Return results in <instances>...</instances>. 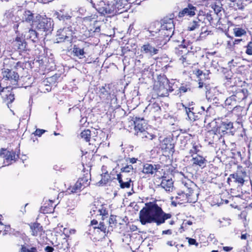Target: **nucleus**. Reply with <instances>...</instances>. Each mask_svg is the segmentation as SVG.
<instances>
[{
    "instance_id": "obj_25",
    "label": "nucleus",
    "mask_w": 252,
    "mask_h": 252,
    "mask_svg": "<svg viewBox=\"0 0 252 252\" xmlns=\"http://www.w3.org/2000/svg\"><path fill=\"white\" fill-rule=\"evenodd\" d=\"M161 149L165 152L168 153H173L174 152V144L173 140L170 138H164L161 143Z\"/></svg>"
},
{
    "instance_id": "obj_42",
    "label": "nucleus",
    "mask_w": 252,
    "mask_h": 252,
    "mask_svg": "<svg viewBox=\"0 0 252 252\" xmlns=\"http://www.w3.org/2000/svg\"><path fill=\"white\" fill-rule=\"evenodd\" d=\"M110 181H111L110 176L108 172H106L101 174V179L99 183L100 184L106 185Z\"/></svg>"
},
{
    "instance_id": "obj_22",
    "label": "nucleus",
    "mask_w": 252,
    "mask_h": 252,
    "mask_svg": "<svg viewBox=\"0 0 252 252\" xmlns=\"http://www.w3.org/2000/svg\"><path fill=\"white\" fill-rule=\"evenodd\" d=\"M31 234L33 236H41L44 233L43 228L41 224L36 221L29 224Z\"/></svg>"
},
{
    "instance_id": "obj_1",
    "label": "nucleus",
    "mask_w": 252,
    "mask_h": 252,
    "mask_svg": "<svg viewBox=\"0 0 252 252\" xmlns=\"http://www.w3.org/2000/svg\"><path fill=\"white\" fill-rule=\"evenodd\" d=\"M172 217V214L165 213L156 201L146 203L139 213V221L142 225L155 223L159 226Z\"/></svg>"
},
{
    "instance_id": "obj_49",
    "label": "nucleus",
    "mask_w": 252,
    "mask_h": 252,
    "mask_svg": "<svg viewBox=\"0 0 252 252\" xmlns=\"http://www.w3.org/2000/svg\"><path fill=\"white\" fill-rule=\"evenodd\" d=\"M182 189H183V190L180 192L178 193V195L176 197L177 199H179L178 202H179V203H184V202H183L182 201H181V200L183 198H186V194H186L185 192V189L184 186H183V187H182Z\"/></svg>"
},
{
    "instance_id": "obj_39",
    "label": "nucleus",
    "mask_w": 252,
    "mask_h": 252,
    "mask_svg": "<svg viewBox=\"0 0 252 252\" xmlns=\"http://www.w3.org/2000/svg\"><path fill=\"white\" fill-rule=\"evenodd\" d=\"M215 135L216 133L214 130H209L205 134V140L209 144H212L214 142Z\"/></svg>"
},
{
    "instance_id": "obj_61",
    "label": "nucleus",
    "mask_w": 252,
    "mask_h": 252,
    "mask_svg": "<svg viewBox=\"0 0 252 252\" xmlns=\"http://www.w3.org/2000/svg\"><path fill=\"white\" fill-rule=\"evenodd\" d=\"M243 41L242 39H233V43L234 49H235L236 45H238L241 42Z\"/></svg>"
},
{
    "instance_id": "obj_21",
    "label": "nucleus",
    "mask_w": 252,
    "mask_h": 252,
    "mask_svg": "<svg viewBox=\"0 0 252 252\" xmlns=\"http://www.w3.org/2000/svg\"><path fill=\"white\" fill-rule=\"evenodd\" d=\"M191 52L188 46L184 44L179 45L175 49V53L180 61Z\"/></svg>"
},
{
    "instance_id": "obj_35",
    "label": "nucleus",
    "mask_w": 252,
    "mask_h": 252,
    "mask_svg": "<svg viewBox=\"0 0 252 252\" xmlns=\"http://www.w3.org/2000/svg\"><path fill=\"white\" fill-rule=\"evenodd\" d=\"M23 19L28 23H32L34 25L35 19H34V14L30 10L25 11L23 14Z\"/></svg>"
},
{
    "instance_id": "obj_5",
    "label": "nucleus",
    "mask_w": 252,
    "mask_h": 252,
    "mask_svg": "<svg viewBox=\"0 0 252 252\" xmlns=\"http://www.w3.org/2000/svg\"><path fill=\"white\" fill-rule=\"evenodd\" d=\"M182 183L185 187L186 197V198L182 199L181 201L183 202L195 203L198 200V193L193 189L194 186L193 183L190 180L185 178L182 181Z\"/></svg>"
},
{
    "instance_id": "obj_53",
    "label": "nucleus",
    "mask_w": 252,
    "mask_h": 252,
    "mask_svg": "<svg viewBox=\"0 0 252 252\" xmlns=\"http://www.w3.org/2000/svg\"><path fill=\"white\" fill-rule=\"evenodd\" d=\"M116 218L117 216L114 215H111L110 216V218L109 219V223L111 226H112V224H113L115 226L116 225L117 223Z\"/></svg>"
},
{
    "instance_id": "obj_11",
    "label": "nucleus",
    "mask_w": 252,
    "mask_h": 252,
    "mask_svg": "<svg viewBox=\"0 0 252 252\" xmlns=\"http://www.w3.org/2000/svg\"><path fill=\"white\" fill-rule=\"evenodd\" d=\"M174 15L170 13L164 16L160 20V29L171 34H173V29H174Z\"/></svg>"
},
{
    "instance_id": "obj_31",
    "label": "nucleus",
    "mask_w": 252,
    "mask_h": 252,
    "mask_svg": "<svg viewBox=\"0 0 252 252\" xmlns=\"http://www.w3.org/2000/svg\"><path fill=\"white\" fill-rule=\"evenodd\" d=\"M159 179H161V182L160 184V186L162 188L165 189L166 191H170L173 187V182L172 180L166 179V177L161 176Z\"/></svg>"
},
{
    "instance_id": "obj_44",
    "label": "nucleus",
    "mask_w": 252,
    "mask_h": 252,
    "mask_svg": "<svg viewBox=\"0 0 252 252\" xmlns=\"http://www.w3.org/2000/svg\"><path fill=\"white\" fill-rule=\"evenodd\" d=\"M98 211L99 213V215L102 216V220H103L105 218L108 217V211L103 205L101 206V208L98 209Z\"/></svg>"
},
{
    "instance_id": "obj_18",
    "label": "nucleus",
    "mask_w": 252,
    "mask_h": 252,
    "mask_svg": "<svg viewBox=\"0 0 252 252\" xmlns=\"http://www.w3.org/2000/svg\"><path fill=\"white\" fill-rule=\"evenodd\" d=\"M228 26L229 27H234L233 29V33L235 37H242L246 35L247 29L245 25H241V26L239 27V25H237L236 24L229 21Z\"/></svg>"
},
{
    "instance_id": "obj_59",
    "label": "nucleus",
    "mask_w": 252,
    "mask_h": 252,
    "mask_svg": "<svg viewBox=\"0 0 252 252\" xmlns=\"http://www.w3.org/2000/svg\"><path fill=\"white\" fill-rule=\"evenodd\" d=\"M187 239L188 240V243L189 245L198 246V243L196 242L195 239L191 238H187Z\"/></svg>"
},
{
    "instance_id": "obj_64",
    "label": "nucleus",
    "mask_w": 252,
    "mask_h": 252,
    "mask_svg": "<svg viewBox=\"0 0 252 252\" xmlns=\"http://www.w3.org/2000/svg\"><path fill=\"white\" fill-rule=\"evenodd\" d=\"M223 125L225 126V127L227 129H231L233 128V123L229 122L228 124L223 123Z\"/></svg>"
},
{
    "instance_id": "obj_10",
    "label": "nucleus",
    "mask_w": 252,
    "mask_h": 252,
    "mask_svg": "<svg viewBox=\"0 0 252 252\" xmlns=\"http://www.w3.org/2000/svg\"><path fill=\"white\" fill-rule=\"evenodd\" d=\"M40 31L47 32L52 30L51 19L44 17L39 14L35 17L34 25Z\"/></svg>"
},
{
    "instance_id": "obj_41",
    "label": "nucleus",
    "mask_w": 252,
    "mask_h": 252,
    "mask_svg": "<svg viewBox=\"0 0 252 252\" xmlns=\"http://www.w3.org/2000/svg\"><path fill=\"white\" fill-rule=\"evenodd\" d=\"M159 25V23L158 21H155L154 22H152L149 28H148V31L150 33V36H155V33L157 32H158V30H156V28L157 26H158Z\"/></svg>"
},
{
    "instance_id": "obj_46",
    "label": "nucleus",
    "mask_w": 252,
    "mask_h": 252,
    "mask_svg": "<svg viewBox=\"0 0 252 252\" xmlns=\"http://www.w3.org/2000/svg\"><path fill=\"white\" fill-rule=\"evenodd\" d=\"M227 37L229 38V40H227L226 42V47L227 49H229L231 51H233L235 50L233 43V37L230 35L229 34H226Z\"/></svg>"
},
{
    "instance_id": "obj_43",
    "label": "nucleus",
    "mask_w": 252,
    "mask_h": 252,
    "mask_svg": "<svg viewBox=\"0 0 252 252\" xmlns=\"http://www.w3.org/2000/svg\"><path fill=\"white\" fill-rule=\"evenodd\" d=\"M29 245H23L21 246V252H38L37 248L34 247L29 248Z\"/></svg>"
},
{
    "instance_id": "obj_40",
    "label": "nucleus",
    "mask_w": 252,
    "mask_h": 252,
    "mask_svg": "<svg viewBox=\"0 0 252 252\" xmlns=\"http://www.w3.org/2000/svg\"><path fill=\"white\" fill-rule=\"evenodd\" d=\"M81 137L86 142H89L91 137V131L90 129H87L82 131L80 133Z\"/></svg>"
},
{
    "instance_id": "obj_55",
    "label": "nucleus",
    "mask_w": 252,
    "mask_h": 252,
    "mask_svg": "<svg viewBox=\"0 0 252 252\" xmlns=\"http://www.w3.org/2000/svg\"><path fill=\"white\" fill-rule=\"evenodd\" d=\"M133 170V167L132 165H127L125 167L121 168V170L123 172L129 173L132 171Z\"/></svg>"
},
{
    "instance_id": "obj_58",
    "label": "nucleus",
    "mask_w": 252,
    "mask_h": 252,
    "mask_svg": "<svg viewBox=\"0 0 252 252\" xmlns=\"http://www.w3.org/2000/svg\"><path fill=\"white\" fill-rule=\"evenodd\" d=\"M206 19L208 22H209L210 24H211L213 22V18L211 13L207 12V14L205 17L203 18V20Z\"/></svg>"
},
{
    "instance_id": "obj_51",
    "label": "nucleus",
    "mask_w": 252,
    "mask_h": 252,
    "mask_svg": "<svg viewBox=\"0 0 252 252\" xmlns=\"http://www.w3.org/2000/svg\"><path fill=\"white\" fill-rule=\"evenodd\" d=\"M246 50L245 53L250 56L252 55V40L249 42L246 46Z\"/></svg>"
},
{
    "instance_id": "obj_29",
    "label": "nucleus",
    "mask_w": 252,
    "mask_h": 252,
    "mask_svg": "<svg viewBox=\"0 0 252 252\" xmlns=\"http://www.w3.org/2000/svg\"><path fill=\"white\" fill-rule=\"evenodd\" d=\"M122 175L121 174H117V179L118 180L120 186L122 189L127 188L128 189L130 187V183L131 180L130 178H126L124 180L122 178Z\"/></svg>"
},
{
    "instance_id": "obj_16",
    "label": "nucleus",
    "mask_w": 252,
    "mask_h": 252,
    "mask_svg": "<svg viewBox=\"0 0 252 252\" xmlns=\"http://www.w3.org/2000/svg\"><path fill=\"white\" fill-rule=\"evenodd\" d=\"M8 88H9L8 86L1 87V83H0V95L9 107V104L12 103L14 100L15 97L11 90H7Z\"/></svg>"
},
{
    "instance_id": "obj_17",
    "label": "nucleus",
    "mask_w": 252,
    "mask_h": 252,
    "mask_svg": "<svg viewBox=\"0 0 252 252\" xmlns=\"http://www.w3.org/2000/svg\"><path fill=\"white\" fill-rule=\"evenodd\" d=\"M72 31L69 28L60 29L57 31V40L58 42H62L69 40L72 36Z\"/></svg>"
},
{
    "instance_id": "obj_34",
    "label": "nucleus",
    "mask_w": 252,
    "mask_h": 252,
    "mask_svg": "<svg viewBox=\"0 0 252 252\" xmlns=\"http://www.w3.org/2000/svg\"><path fill=\"white\" fill-rule=\"evenodd\" d=\"M237 101L232 95L227 97L224 102L225 107L228 109H233L236 106Z\"/></svg>"
},
{
    "instance_id": "obj_32",
    "label": "nucleus",
    "mask_w": 252,
    "mask_h": 252,
    "mask_svg": "<svg viewBox=\"0 0 252 252\" xmlns=\"http://www.w3.org/2000/svg\"><path fill=\"white\" fill-rule=\"evenodd\" d=\"M191 144L192 145V148L189 150V154L191 157H192L194 155L198 154L200 151L202 146L199 142L195 141H192Z\"/></svg>"
},
{
    "instance_id": "obj_27",
    "label": "nucleus",
    "mask_w": 252,
    "mask_h": 252,
    "mask_svg": "<svg viewBox=\"0 0 252 252\" xmlns=\"http://www.w3.org/2000/svg\"><path fill=\"white\" fill-rule=\"evenodd\" d=\"M141 52L143 53L149 54L153 56L158 53V50L147 42L141 46Z\"/></svg>"
},
{
    "instance_id": "obj_6",
    "label": "nucleus",
    "mask_w": 252,
    "mask_h": 252,
    "mask_svg": "<svg viewBox=\"0 0 252 252\" xmlns=\"http://www.w3.org/2000/svg\"><path fill=\"white\" fill-rule=\"evenodd\" d=\"M2 78L0 81L1 84L5 86L11 87L12 86L17 85L19 79V75L17 72L7 68L2 71Z\"/></svg>"
},
{
    "instance_id": "obj_36",
    "label": "nucleus",
    "mask_w": 252,
    "mask_h": 252,
    "mask_svg": "<svg viewBox=\"0 0 252 252\" xmlns=\"http://www.w3.org/2000/svg\"><path fill=\"white\" fill-rule=\"evenodd\" d=\"M183 106L185 108V110L186 111V114L188 115L189 120L191 121H196V118L194 117L195 112L193 111L194 108L193 107L188 108L185 106L184 105H183Z\"/></svg>"
},
{
    "instance_id": "obj_52",
    "label": "nucleus",
    "mask_w": 252,
    "mask_h": 252,
    "mask_svg": "<svg viewBox=\"0 0 252 252\" xmlns=\"http://www.w3.org/2000/svg\"><path fill=\"white\" fill-rule=\"evenodd\" d=\"M29 38H31L32 40H34V39L37 38V33L35 30L30 29L29 31Z\"/></svg>"
},
{
    "instance_id": "obj_33",
    "label": "nucleus",
    "mask_w": 252,
    "mask_h": 252,
    "mask_svg": "<svg viewBox=\"0 0 252 252\" xmlns=\"http://www.w3.org/2000/svg\"><path fill=\"white\" fill-rule=\"evenodd\" d=\"M4 63L6 66H8L10 68H12L13 66L16 68H18V67H22L23 64L21 62H18L15 63V60L13 58L5 60Z\"/></svg>"
},
{
    "instance_id": "obj_37",
    "label": "nucleus",
    "mask_w": 252,
    "mask_h": 252,
    "mask_svg": "<svg viewBox=\"0 0 252 252\" xmlns=\"http://www.w3.org/2000/svg\"><path fill=\"white\" fill-rule=\"evenodd\" d=\"M201 20H194L191 22L189 24L187 28V30L189 31H193L197 29L200 27V22Z\"/></svg>"
},
{
    "instance_id": "obj_2",
    "label": "nucleus",
    "mask_w": 252,
    "mask_h": 252,
    "mask_svg": "<svg viewBox=\"0 0 252 252\" xmlns=\"http://www.w3.org/2000/svg\"><path fill=\"white\" fill-rule=\"evenodd\" d=\"M128 5L127 0H104L99 1L97 7L94 3L93 7L101 14L114 15L126 11Z\"/></svg>"
},
{
    "instance_id": "obj_56",
    "label": "nucleus",
    "mask_w": 252,
    "mask_h": 252,
    "mask_svg": "<svg viewBox=\"0 0 252 252\" xmlns=\"http://www.w3.org/2000/svg\"><path fill=\"white\" fill-rule=\"evenodd\" d=\"M207 13H206L205 11H203V10H199L198 13H197V19L198 20H202V18L205 17Z\"/></svg>"
},
{
    "instance_id": "obj_48",
    "label": "nucleus",
    "mask_w": 252,
    "mask_h": 252,
    "mask_svg": "<svg viewBox=\"0 0 252 252\" xmlns=\"http://www.w3.org/2000/svg\"><path fill=\"white\" fill-rule=\"evenodd\" d=\"M73 52L76 56H83L85 54L84 49L80 48L76 45H74L73 48Z\"/></svg>"
},
{
    "instance_id": "obj_60",
    "label": "nucleus",
    "mask_w": 252,
    "mask_h": 252,
    "mask_svg": "<svg viewBox=\"0 0 252 252\" xmlns=\"http://www.w3.org/2000/svg\"><path fill=\"white\" fill-rule=\"evenodd\" d=\"M226 81L225 82V85L229 87H233V85L231 84L232 80L233 79L232 78H226Z\"/></svg>"
},
{
    "instance_id": "obj_47",
    "label": "nucleus",
    "mask_w": 252,
    "mask_h": 252,
    "mask_svg": "<svg viewBox=\"0 0 252 252\" xmlns=\"http://www.w3.org/2000/svg\"><path fill=\"white\" fill-rule=\"evenodd\" d=\"M232 95L234 96L237 102L241 101L245 98V94L242 91L236 92Z\"/></svg>"
},
{
    "instance_id": "obj_57",
    "label": "nucleus",
    "mask_w": 252,
    "mask_h": 252,
    "mask_svg": "<svg viewBox=\"0 0 252 252\" xmlns=\"http://www.w3.org/2000/svg\"><path fill=\"white\" fill-rule=\"evenodd\" d=\"M45 131V130L37 128L35 130L33 134H34V135L41 136Z\"/></svg>"
},
{
    "instance_id": "obj_23",
    "label": "nucleus",
    "mask_w": 252,
    "mask_h": 252,
    "mask_svg": "<svg viewBox=\"0 0 252 252\" xmlns=\"http://www.w3.org/2000/svg\"><path fill=\"white\" fill-rule=\"evenodd\" d=\"M160 168V165L159 164L153 165L147 163L144 164L142 172L146 175H153L156 173Z\"/></svg>"
},
{
    "instance_id": "obj_7",
    "label": "nucleus",
    "mask_w": 252,
    "mask_h": 252,
    "mask_svg": "<svg viewBox=\"0 0 252 252\" xmlns=\"http://www.w3.org/2000/svg\"><path fill=\"white\" fill-rule=\"evenodd\" d=\"M158 87L157 89V94L159 96H166L169 94V93L174 91L169 80L164 76L158 77Z\"/></svg>"
},
{
    "instance_id": "obj_50",
    "label": "nucleus",
    "mask_w": 252,
    "mask_h": 252,
    "mask_svg": "<svg viewBox=\"0 0 252 252\" xmlns=\"http://www.w3.org/2000/svg\"><path fill=\"white\" fill-rule=\"evenodd\" d=\"M191 89L188 85H184L182 84V85L179 88V93L181 94H184L190 91Z\"/></svg>"
},
{
    "instance_id": "obj_54",
    "label": "nucleus",
    "mask_w": 252,
    "mask_h": 252,
    "mask_svg": "<svg viewBox=\"0 0 252 252\" xmlns=\"http://www.w3.org/2000/svg\"><path fill=\"white\" fill-rule=\"evenodd\" d=\"M149 106L151 107V110L155 112H158L161 110L160 106L156 102L153 103L151 105H149Z\"/></svg>"
},
{
    "instance_id": "obj_24",
    "label": "nucleus",
    "mask_w": 252,
    "mask_h": 252,
    "mask_svg": "<svg viewBox=\"0 0 252 252\" xmlns=\"http://www.w3.org/2000/svg\"><path fill=\"white\" fill-rule=\"evenodd\" d=\"M90 225L93 227L94 229H99L102 232V238H104L107 236L108 231L107 230V227L105 225L104 222L100 221L98 224V221L95 219H93L91 221Z\"/></svg>"
},
{
    "instance_id": "obj_38",
    "label": "nucleus",
    "mask_w": 252,
    "mask_h": 252,
    "mask_svg": "<svg viewBox=\"0 0 252 252\" xmlns=\"http://www.w3.org/2000/svg\"><path fill=\"white\" fill-rule=\"evenodd\" d=\"M97 16L95 14H92L90 16H86L81 18L80 21L82 22L83 24L85 25L86 24H88L89 23L93 21L97 22Z\"/></svg>"
},
{
    "instance_id": "obj_9",
    "label": "nucleus",
    "mask_w": 252,
    "mask_h": 252,
    "mask_svg": "<svg viewBox=\"0 0 252 252\" xmlns=\"http://www.w3.org/2000/svg\"><path fill=\"white\" fill-rule=\"evenodd\" d=\"M97 94L101 103L104 106L111 105L112 98L109 84H105L104 86L100 87Z\"/></svg>"
},
{
    "instance_id": "obj_62",
    "label": "nucleus",
    "mask_w": 252,
    "mask_h": 252,
    "mask_svg": "<svg viewBox=\"0 0 252 252\" xmlns=\"http://www.w3.org/2000/svg\"><path fill=\"white\" fill-rule=\"evenodd\" d=\"M128 160H129V163L131 164H134L137 161L138 158H128L126 159V161H127Z\"/></svg>"
},
{
    "instance_id": "obj_13",
    "label": "nucleus",
    "mask_w": 252,
    "mask_h": 252,
    "mask_svg": "<svg viewBox=\"0 0 252 252\" xmlns=\"http://www.w3.org/2000/svg\"><path fill=\"white\" fill-rule=\"evenodd\" d=\"M55 194L53 197H50L48 201L46 202L43 206L40 208V212L43 214H51L54 211L56 207L55 201L58 199L59 194L55 192Z\"/></svg>"
},
{
    "instance_id": "obj_19",
    "label": "nucleus",
    "mask_w": 252,
    "mask_h": 252,
    "mask_svg": "<svg viewBox=\"0 0 252 252\" xmlns=\"http://www.w3.org/2000/svg\"><path fill=\"white\" fill-rule=\"evenodd\" d=\"M12 48L19 52L26 51L27 42L23 38L17 36L11 43Z\"/></svg>"
},
{
    "instance_id": "obj_3",
    "label": "nucleus",
    "mask_w": 252,
    "mask_h": 252,
    "mask_svg": "<svg viewBox=\"0 0 252 252\" xmlns=\"http://www.w3.org/2000/svg\"><path fill=\"white\" fill-rule=\"evenodd\" d=\"M183 65L186 67H191L192 70L190 71L189 74L190 76H193V77L197 79L198 82L199 87L202 88L204 85V82L208 79V74L203 73L202 70L199 68H193V66L198 65V63L196 62V56H195L193 52H191L187 55V56L184 57L180 61Z\"/></svg>"
},
{
    "instance_id": "obj_12",
    "label": "nucleus",
    "mask_w": 252,
    "mask_h": 252,
    "mask_svg": "<svg viewBox=\"0 0 252 252\" xmlns=\"http://www.w3.org/2000/svg\"><path fill=\"white\" fill-rule=\"evenodd\" d=\"M157 30L158 32L155 33V35L153 36L154 37L151 39L157 46L163 45L169 39L172 34L163 31V30L158 29V28Z\"/></svg>"
},
{
    "instance_id": "obj_15",
    "label": "nucleus",
    "mask_w": 252,
    "mask_h": 252,
    "mask_svg": "<svg viewBox=\"0 0 252 252\" xmlns=\"http://www.w3.org/2000/svg\"><path fill=\"white\" fill-rule=\"evenodd\" d=\"M197 11V7L190 3H188L186 7L180 10L178 14V17L179 19L185 17L192 18L195 16Z\"/></svg>"
},
{
    "instance_id": "obj_45",
    "label": "nucleus",
    "mask_w": 252,
    "mask_h": 252,
    "mask_svg": "<svg viewBox=\"0 0 252 252\" xmlns=\"http://www.w3.org/2000/svg\"><path fill=\"white\" fill-rule=\"evenodd\" d=\"M244 109L243 107L236 105L232 109V112L237 116L241 117L243 115V111Z\"/></svg>"
},
{
    "instance_id": "obj_30",
    "label": "nucleus",
    "mask_w": 252,
    "mask_h": 252,
    "mask_svg": "<svg viewBox=\"0 0 252 252\" xmlns=\"http://www.w3.org/2000/svg\"><path fill=\"white\" fill-rule=\"evenodd\" d=\"M135 134L139 138L145 141L147 140H152L156 137V135L149 133L147 131L145 130V129L139 132H137V133H135Z\"/></svg>"
},
{
    "instance_id": "obj_20",
    "label": "nucleus",
    "mask_w": 252,
    "mask_h": 252,
    "mask_svg": "<svg viewBox=\"0 0 252 252\" xmlns=\"http://www.w3.org/2000/svg\"><path fill=\"white\" fill-rule=\"evenodd\" d=\"M191 161L192 166L199 167L202 169L205 168L208 163L206 157H204L199 154H197L195 157L193 156Z\"/></svg>"
},
{
    "instance_id": "obj_4",
    "label": "nucleus",
    "mask_w": 252,
    "mask_h": 252,
    "mask_svg": "<svg viewBox=\"0 0 252 252\" xmlns=\"http://www.w3.org/2000/svg\"><path fill=\"white\" fill-rule=\"evenodd\" d=\"M86 158L87 157L85 155L82 157V165L83 167L82 170V175L78 179L73 186H70L68 188V190L72 193L79 192L90 185L91 181V168L86 169L84 167V163L86 164L88 163L87 161L85 160Z\"/></svg>"
},
{
    "instance_id": "obj_8",
    "label": "nucleus",
    "mask_w": 252,
    "mask_h": 252,
    "mask_svg": "<svg viewBox=\"0 0 252 252\" xmlns=\"http://www.w3.org/2000/svg\"><path fill=\"white\" fill-rule=\"evenodd\" d=\"M18 154L13 150L8 151L6 149L2 148L0 152V160H2L1 166L9 165L14 162L19 158Z\"/></svg>"
},
{
    "instance_id": "obj_28",
    "label": "nucleus",
    "mask_w": 252,
    "mask_h": 252,
    "mask_svg": "<svg viewBox=\"0 0 252 252\" xmlns=\"http://www.w3.org/2000/svg\"><path fill=\"white\" fill-rule=\"evenodd\" d=\"M207 5L211 7L217 15L222 9V4L220 0H209L207 1Z\"/></svg>"
},
{
    "instance_id": "obj_63",
    "label": "nucleus",
    "mask_w": 252,
    "mask_h": 252,
    "mask_svg": "<svg viewBox=\"0 0 252 252\" xmlns=\"http://www.w3.org/2000/svg\"><path fill=\"white\" fill-rule=\"evenodd\" d=\"M44 251L45 252H53L54 249L51 246H47L44 248Z\"/></svg>"
},
{
    "instance_id": "obj_26",
    "label": "nucleus",
    "mask_w": 252,
    "mask_h": 252,
    "mask_svg": "<svg viewBox=\"0 0 252 252\" xmlns=\"http://www.w3.org/2000/svg\"><path fill=\"white\" fill-rule=\"evenodd\" d=\"M135 133L145 129L146 127V123L143 118H140L136 117L134 121Z\"/></svg>"
},
{
    "instance_id": "obj_14",
    "label": "nucleus",
    "mask_w": 252,
    "mask_h": 252,
    "mask_svg": "<svg viewBox=\"0 0 252 252\" xmlns=\"http://www.w3.org/2000/svg\"><path fill=\"white\" fill-rule=\"evenodd\" d=\"M238 170L237 172L231 174L227 179V182L230 184L231 179L233 180V182L239 184L240 186H243L245 182L244 178L246 176V172L242 171V167L238 166Z\"/></svg>"
}]
</instances>
